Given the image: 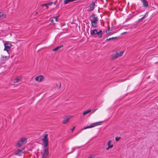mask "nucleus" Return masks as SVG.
<instances>
[{"mask_svg": "<svg viewBox=\"0 0 158 158\" xmlns=\"http://www.w3.org/2000/svg\"><path fill=\"white\" fill-rule=\"evenodd\" d=\"M89 20L91 21L92 27L96 28L98 26V18L95 15H93L89 17Z\"/></svg>", "mask_w": 158, "mask_h": 158, "instance_id": "nucleus-1", "label": "nucleus"}, {"mask_svg": "<svg viewBox=\"0 0 158 158\" xmlns=\"http://www.w3.org/2000/svg\"><path fill=\"white\" fill-rule=\"evenodd\" d=\"M90 34L93 36L96 35L99 38H101L102 36L103 33L102 30H98L97 29H94L90 30Z\"/></svg>", "mask_w": 158, "mask_h": 158, "instance_id": "nucleus-2", "label": "nucleus"}, {"mask_svg": "<svg viewBox=\"0 0 158 158\" xmlns=\"http://www.w3.org/2000/svg\"><path fill=\"white\" fill-rule=\"evenodd\" d=\"M27 139L25 137H22L17 142L16 147L19 148L25 144L27 141Z\"/></svg>", "mask_w": 158, "mask_h": 158, "instance_id": "nucleus-3", "label": "nucleus"}, {"mask_svg": "<svg viewBox=\"0 0 158 158\" xmlns=\"http://www.w3.org/2000/svg\"><path fill=\"white\" fill-rule=\"evenodd\" d=\"M41 155L42 158H47L48 155V148L46 147L44 148L43 150L41 151Z\"/></svg>", "mask_w": 158, "mask_h": 158, "instance_id": "nucleus-4", "label": "nucleus"}, {"mask_svg": "<svg viewBox=\"0 0 158 158\" xmlns=\"http://www.w3.org/2000/svg\"><path fill=\"white\" fill-rule=\"evenodd\" d=\"M48 134L44 135L42 139V144L44 148L48 147Z\"/></svg>", "mask_w": 158, "mask_h": 158, "instance_id": "nucleus-5", "label": "nucleus"}, {"mask_svg": "<svg viewBox=\"0 0 158 158\" xmlns=\"http://www.w3.org/2000/svg\"><path fill=\"white\" fill-rule=\"evenodd\" d=\"M4 46L5 48L4 50L6 51L8 53V52L10 50L11 47V43L10 42L6 41L4 43Z\"/></svg>", "mask_w": 158, "mask_h": 158, "instance_id": "nucleus-6", "label": "nucleus"}, {"mask_svg": "<svg viewBox=\"0 0 158 158\" xmlns=\"http://www.w3.org/2000/svg\"><path fill=\"white\" fill-rule=\"evenodd\" d=\"M101 124L100 122H98L95 123H94L91 124L90 125L87 126L85 127L84 128V129H86L88 128H91L92 127H94L96 126L99 125Z\"/></svg>", "mask_w": 158, "mask_h": 158, "instance_id": "nucleus-7", "label": "nucleus"}, {"mask_svg": "<svg viewBox=\"0 0 158 158\" xmlns=\"http://www.w3.org/2000/svg\"><path fill=\"white\" fill-rule=\"evenodd\" d=\"M108 147L106 148V150H108L110 148H113L114 145L113 142L111 140H109L107 143Z\"/></svg>", "mask_w": 158, "mask_h": 158, "instance_id": "nucleus-8", "label": "nucleus"}, {"mask_svg": "<svg viewBox=\"0 0 158 158\" xmlns=\"http://www.w3.org/2000/svg\"><path fill=\"white\" fill-rule=\"evenodd\" d=\"M44 78V77L43 75H40L35 77V79L36 81L40 82L43 80Z\"/></svg>", "mask_w": 158, "mask_h": 158, "instance_id": "nucleus-9", "label": "nucleus"}, {"mask_svg": "<svg viewBox=\"0 0 158 158\" xmlns=\"http://www.w3.org/2000/svg\"><path fill=\"white\" fill-rule=\"evenodd\" d=\"M95 5V3L94 2H93L89 5V8L88 9L89 11H91L94 9V6Z\"/></svg>", "mask_w": 158, "mask_h": 158, "instance_id": "nucleus-10", "label": "nucleus"}, {"mask_svg": "<svg viewBox=\"0 0 158 158\" xmlns=\"http://www.w3.org/2000/svg\"><path fill=\"white\" fill-rule=\"evenodd\" d=\"M23 149H18L17 151L15 153L16 155H18L19 156L22 155L23 153Z\"/></svg>", "mask_w": 158, "mask_h": 158, "instance_id": "nucleus-11", "label": "nucleus"}, {"mask_svg": "<svg viewBox=\"0 0 158 158\" xmlns=\"http://www.w3.org/2000/svg\"><path fill=\"white\" fill-rule=\"evenodd\" d=\"M73 116H68L63 121V124H65L68 123L69 119L73 117Z\"/></svg>", "mask_w": 158, "mask_h": 158, "instance_id": "nucleus-12", "label": "nucleus"}, {"mask_svg": "<svg viewBox=\"0 0 158 158\" xmlns=\"http://www.w3.org/2000/svg\"><path fill=\"white\" fill-rule=\"evenodd\" d=\"M143 3V6L145 7H147L148 6V3L146 0H143L142 1Z\"/></svg>", "mask_w": 158, "mask_h": 158, "instance_id": "nucleus-13", "label": "nucleus"}, {"mask_svg": "<svg viewBox=\"0 0 158 158\" xmlns=\"http://www.w3.org/2000/svg\"><path fill=\"white\" fill-rule=\"evenodd\" d=\"M9 57V56H2L1 57V60H7L8 59Z\"/></svg>", "mask_w": 158, "mask_h": 158, "instance_id": "nucleus-14", "label": "nucleus"}, {"mask_svg": "<svg viewBox=\"0 0 158 158\" xmlns=\"http://www.w3.org/2000/svg\"><path fill=\"white\" fill-rule=\"evenodd\" d=\"M21 78V77H19L17 78H15L14 80V83H17L19 81L20 79Z\"/></svg>", "mask_w": 158, "mask_h": 158, "instance_id": "nucleus-15", "label": "nucleus"}, {"mask_svg": "<svg viewBox=\"0 0 158 158\" xmlns=\"http://www.w3.org/2000/svg\"><path fill=\"white\" fill-rule=\"evenodd\" d=\"M6 15L3 13L0 12V19H3L6 18Z\"/></svg>", "mask_w": 158, "mask_h": 158, "instance_id": "nucleus-16", "label": "nucleus"}, {"mask_svg": "<svg viewBox=\"0 0 158 158\" xmlns=\"http://www.w3.org/2000/svg\"><path fill=\"white\" fill-rule=\"evenodd\" d=\"M119 56L118 55V52H117L115 54H114L113 56V57L114 58H116Z\"/></svg>", "mask_w": 158, "mask_h": 158, "instance_id": "nucleus-17", "label": "nucleus"}, {"mask_svg": "<svg viewBox=\"0 0 158 158\" xmlns=\"http://www.w3.org/2000/svg\"><path fill=\"white\" fill-rule=\"evenodd\" d=\"M91 111V110H88L85 111L83 113V115H85L86 114H88Z\"/></svg>", "mask_w": 158, "mask_h": 158, "instance_id": "nucleus-18", "label": "nucleus"}, {"mask_svg": "<svg viewBox=\"0 0 158 158\" xmlns=\"http://www.w3.org/2000/svg\"><path fill=\"white\" fill-rule=\"evenodd\" d=\"M63 46V45H61L60 46H58L57 47L53 49V51H56L60 48H61Z\"/></svg>", "mask_w": 158, "mask_h": 158, "instance_id": "nucleus-19", "label": "nucleus"}, {"mask_svg": "<svg viewBox=\"0 0 158 158\" xmlns=\"http://www.w3.org/2000/svg\"><path fill=\"white\" fill-rule=\"evenodd\" d=\"M61 84L60 82H58L56 85V88L57 89H59L61 87Z\"/></svg>", "mask_w": 158, "mask_h": 158, "instance_id": "nucleus-20", "label": "nucleus"}, {"mask_svg": "<svg viewBox=\"0 0 158 158\" xmlns=\"http://www.w3.org/2000/svg\"><path fill=\"white\" fill-rule=\"evenodd\" d=\"M118 38V37H112V38H110L109 39H107L106 40V41H109V40H111L116 39L117 38Z\"/></svg>", "mask_w": 158, "mask_h": 158, "instance_id": "nucleus-21", "label": "nucleus"}, {"mask_svg": "<svg viewBox=\"0 0 158 158\" xmlns=\"http://www.w3.org/2000/svg\"><path fill=\"white\" fill-rule=\"evenodd\" d=\"M59 18V16H57L55 17H54L53 18L54 19H55V20L56 22H57V21H58V19Z\"/></svg>", "mask_w": 158, "mask_h": 158, "instance_id": "nucleus-22", "label": "nucleus"}, {"mask_svg": "<svg viewBox=\"0 0 158 158\" xmlns=\"http://www.w3.org/2000/svg\"><path fill=\"white\" fill-rule=\"evenodd\" d=\"M123 52H118V55L119 56H121L123 54Z\"/></svg>", "mask_w": 158, "mask_h": 158, "instance_id": "nucleus-23", "label": "nucleus"}, {"mask_svg": "<svg viewBox=\"0 0 158 158\" xmlns=\"http://www.w3.org/2000/svg\"><path fill=\"white\" fill-rule=\"evenodd\" d=\"M120 138H121L120 137H116L115 139V140L116 141H118L120 139Z\"/></svg>", "mask_w": 158, "mask_h": 158, "instance_id": "nucleus-24", "label": "nucleus"}, {"mask_svg": "<svg viewBox=\"0 0 158 158\" xmlns=\"http://www.w3.org/2000/svg\"><path fill=\"white\" fill-rule=\"evenodd\" d=\"M53 3V2H49L47 3V4L48 5L51 6L52 5Z\"/></svg>", "mask_w": 158, "mask_h": 158, "instance_id": "nucleus-25", "label": "nucleus"}, {"mask_svg": "<svg viewBox=\"0 0 158 158\" xmlns=\"http://www.w3.org/2000/svg\"><path fill=\"white\" fill-rule=\"evenodd\" d=\"M75 127H74L71 129V131H72V132H73V131L74 130V129H75Z\"/></svg>", "mask_w": 158, "mask_h": 158, "instance_id": "nucleus-26", "label": "nucleus"}, {"mask_svg": "<svg viewBox=\"0 0 158 158\" xmlns=\"http://www.w3.org/2000/svg\"><path fill=\"white\" fill-rule=\"evenodd\" d=\"M47 5H48L47 4V3H46V4H42V6H47Z\"/></svg>", "mask_w": 158, "mask_h": 158, "instance_id": "nucleus-27", "label": "nucleus"}, {"mask_svg": "<svg viewBox=\"0 0 158 158\" xmlns=\"http://www.w3.org/2000/svg\"><path fill=\"white\" fill-rule=\"evenodd\" d=\"M51 22L52 23H54V20L53 19L51 20Z\"/></svg>", "mask_w": 158, "mask_h": 158, "instance_id": "nucleus-28", "label": "nucleus"}, {"mask_svg": "<svg viewBox=\"0 0 158 158\" xmlns=\"http://www.w3.org/2000/svg\"><path fill=\"white\" fill-rule=\"evenodd\" d=\"M147 13H146V14L144 15V16H143V17H144V18L145 17H146V14H147Z\"/></svg>", "mask_w": 158, "mask_h": 158, "instance_id": "nucleus-29", "label": "nucleus"}, {"mask_svg": "<svg viewBox=\"0 0 158 158\" xmlns=\"http://www.w3.org/2000/svg\"><path fill=\"white\" fill-rule=\"evenodd\" d=\"M144 17H143L142 18H141L140 19V20H142L143 18H144Z\"/></svg>", "mask_w": 158, "mask_h": 158, "instance_id": "nucleus-30", "label": "nucleus"}, {"mask_svg": "<svg viewBox=\"0 0 158 158\" xmlns=\"http://www.w3.org/2000/svg\"><path fill=\"white\" fill-rule=\"evenodd\" d=\"M126 33V32H123V33H122V34H124V33Z\"/></svg>", "mask_w": 158, "mask_h": 158, "instance_id": "nucleus-31", "label": "nucleus"}, {"mask_svg": "<svg viewBox=\"0 0 158 158\" xmlns=\"http://www.w3.org/2000/svg\"><path fill=\"white\" fill-rule=\"evenodd\" d=\"M74 148H73V149H74Z\"/></svg>", "mask_w": 158, "mask_h": 158, "instance_id": "nucleus-32", "label": "nucleus"}, {"mask_svg": "<svg viewBox=\"0 0 158 158\" xmlns=\"http://www.w3.org/2000/svg\"><path fill=\"white\" fill-rule=\"evenodd\" d=\"M141 0V1H142H142H143V0Z\"/></svg>", "mask_w": 158, "mask_h": 158, "instance_id": "nucleus-33", "label": "nucleus"}]
</instances>
